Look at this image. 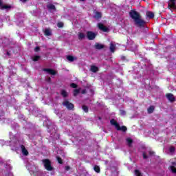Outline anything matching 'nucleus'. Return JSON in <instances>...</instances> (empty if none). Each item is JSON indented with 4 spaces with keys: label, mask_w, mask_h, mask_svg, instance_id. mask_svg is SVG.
Wrapping results in <instances>:
<instances>
[{
    "label": "nucleus",
    "mask_w": 176,
    "mask_h": 176,
    "mask_svg": "<svg viewBox=\"0 0 176 176\" xmlns=\"http://www.w3.org/2000/svg\"><path fill=\"white\" fill-rule=\"evenodd\" d=\"M47 8L48 9V10H56V6L50 3L47 5Z\"/></svg>",
    "instance_id": "nucleus-15"
},
{
    "label": "nucleus",
    "mask_w": 176,
    "mask_h": 176,
    "mask_svg": "<svg viewBox=\"0 0 176 176\" xmlns=\"http://www.w3.org/2000/svg\"><path fill=\"white\" fill-rule=\"evenodd\" d=\"M169 151H170V152H171V153L175 152V147L171 146V147L169 148Z\"/></svg>",
    "instance_id": "nucleus-33"
},
{
    "label": "nucleus",
    "mask_w": 176,
    "mask_h": 176,
    "mask_svg": "<svg viewBox=\"0 0 176 176\" xmlns=\"http://www.w3.org/2000/svg\"><path fill=\"white\" fill-rule=\"evenodd\" d=\"M60 95L62 96V97H63L64 98H67V97H68V93L67 92V91H65V89H62L60 91Z\"/></svg>",
    "instance_id": "nucleus-16"
},
{
    "label": "nucleus",
    "mask_w": 176,
    "mask_h": 176,
    "mask_svg": "<svg viewBox=\"0 0 176 176\" xmlns=\"http://www.w3.org/2000/svg\"><path fill=\"white\" fill-rule=\"evenodd\" d=\"M27 0H22V2L25 3Z\"/></svg>",
    "instance_id": "nucleus-44"
},
{
    "label": "nucleus",
    "mask_w": 176,
    "mask_h": 176,
    "mask_svg": "<svg viewBox=\"0 0 176 176\" xmlns=\"http://www.w3.org/2000/svg\"><path fill=\"white\" fill-rule=\"evenodd\" d=\"M41 50V47L39 46H37L34 48V52H38Z\"/></svg>",
    "instance_id": "nucleus-36"
},
{
    "label": "nucleus",
    "mask_w": 176,
    "mask_h": 176,
    "mask_svg": "<svg viewBox=\"0 0 176 176\" xmlns=\"http://www.w3.org/2000/svg\"><path fill=\"white\" fill-rule=\"evenodd\" d=\"M170 168L172 173H173V174H176V168L175 166H170Z\"/></svg>",
    "instance_id": "nucleus-29"
},
{
    "label": "nucleus",
    "mask_w": 176,
    "mask_h": 176,
    "mask_svg": "<svg viewBox=\"0 0 176 176\" xmlns=\"http://www.w3.org/2000/svg\"><path fill=\"white\" fill-rule=\"evenodd\" d=\"M99 120H101V117H99Z\"/></svg>",
    "instance_id": "nucleus-46"
},
{
    "label": "nucleus",
    "mask_w": 176,
    "mask_h": 176,
    "mask_svg": "<svg viewBox=\"0 0 176 176\" xmlns=\"http://www.w3.org/2000/svg\"><path fill=\"white\" fill-rule=\"evenodd\" d=\"M65 170L66 171H69V170H71V167L69 166H67L65 167Z\"/></svg>",
    "instance_id": "nucleus-39"
},
{
    "label": "nucleus",
    "mask_w": 176,
    "mask_h": 176,
    "mask_svg": "<svg viewBox=\"0 0 176 176\" xmlns=\"http://www.w3.org/2000/svg\"><path fill=\"white\" fill-rule=\"evenodd\" d=\"M142 156H143V159L144 160L148 159V155H146V153L145 152L142 153Z\"/></svg>",
    "instance_id": "nucleus-35"
},
{
    "label": "nucleus",
    "mask_w": 176,
    "mask_h": 176,
    "mask_svg": "<svg viewBox=\"0 0 176 176\" xmlns=\"http://www.w3.org/2000/svg\"><path fill=\"white\" fill-rule=\"evenodd\" d=\"M148 155H150V156H152V155H155V153H154V151H150L148 152Z\"/></svg>",
    "instance_id": "nucleus-40"
},
{
    "label": "nucleus",
    "mask_w": 176,
    "mask_h": 176,
    "mask_svg": "<svg viewBox=\"0 0 176 176\" xmlns=\"http://www.w3.org/2000/svg\"><path fill=\"white\" fill-rule=\"evenodd\" d=\"M98 28L100 31H102V32H108L109 31L108 27L104 25L102 23H98Z\"/></svg>",
    "instance_id": "nucleus-5"
},
{
    "label": "nucleus",
    "mask_w": 176,
    "mask_h": 176,
    "mask_svg": "<svg viewBox=\"0 0 176 176\" xmlns=\"http://www.w3.org/2000/svg\"><path fill=\"white\" fill-rule=\"evenodd\" d=\"M134 175L135 176H144V174L140 171L138 169H135L134 170Z\"/></svg>",
    "instance_id": "nucleus-19"
},
{
    "label": "nucleus",
    "mask_w": 176,
    "mask_h": 176,
    "mask_svg": "<svg viewBox=\"0 0 176 176\" xmlns=\"http://www.w3.org/2000/svg\"><path fill=\"white\" fill-rule=\"evenodd\" d=\"M44 167L47 171H53L54 168L52 166V161L49 159H44L42 160Z\"/></svg>",
    "instance_id": "nucleus-2"
},
{
    "label": "nucleus",
    "mask_w": 176,
    "mask_h": 176,
    "mask_svg": "<svg viewBox=\"0 0 176 176\" xmlns=\"http://www.w3.org/2000/svg\"><path fill=\"white\" fill-rule=\"evenodd\" d=\"M126 142H127L129 146H131V145L133 144V140L131 138H129L126 139Z\"/></svg>",
    "instance_id": "nucleus-27"
},
{
    "label": "nucleus",
    "mask_w": 176,
    "mask_h": 176,
    "mask_svg": "<svg viewBox=\"0 0 176 176\" xmlns=\"http://www.w3.org/2000/svg\"><path fill=\"white\" fill-rule=\"evenodd\" d=\"M166 97L170 102H174V101H175V98L173 94H166Z\"/></svg>",
    "instance_id": "nucleus-8"
},
{
    "label": "nucleus",
    "mask_w": 176,
    "mask_h": 176,
    "mask_svg": "<svg viewBox=\"0 0 176 176\" xmlns=\"http://www.w3.org/2000/svg\"><path fill=\"white\" fill-rule=\"evenodd\" d=\"M86 35H85V34H83L82 32H80L78 33V39H80V41H82V39H85Z\"/></svg>",
    "instance_id": "nucleus-22"
},
{
    "label": "nucleus",
    "mask_w": 176,
    "mask_h": 176,
    "mask_svg": "<svg viewBox=\"0 0 176 176\" xmlns=\"http://www.w3.org/2000/svg\"><path fill=\"white\" fill-rule=\"evenodd\" d=\"M56 159H57V162H58V163H59V164H63V159H61V157H56Z\"/></svg>",
    "instance_id": "nucleus-30"
},
{
    "label": "nucleus",
    "mask_w": 176,
    "mask_h": 176,
    "mask_svg": "<svg viewBox=\"0 0 176 176\" xmlns=\"http://www.w3.org/2000/svg\"><path fill=\"white\" fill-rule=\"evenodd\" d=\"M80 1H82V2H85V0H80Z\"/></svg>",
    "instance_id": "nucleus-45"
},
{
    "label": "nucleus",
    "mask_w": 176,
    "mask_h": 176,
    "mask_svg": "<svg viewBox=\"0 0 176 176\" xmlns=\"http://www.w3.org/2000/svg\"><path fill=\"white\" fill-rule=\"evenodd\" d=\"M79 93H80V89H76L74 90V97H76V96H78V94H79Z\"/></svg>",
    "instance_id": "nucleus-25"
},
{
    "label": "nucleus",
    "mask_w": 176,
    "mask_h": 176,
    "mask_svg": "<svg viewBox=\"0 0 176 176\" xmlns=\"http://www.w3.org/2000/svg\"><path fill=\"white\" fill-rule=\"evenodd\" d=\"M44 35H45V36H50V35H52V31H50V29H45L44 31Z\"/></svg>",
    "instance_id": "nucleus-18"
},
{
    "label": "nucleus",
    "mask_w": 176,
    "mask_h": 176,
    "mask_svg": "<svg viewBox=\"0 0 176 176\" xmlns=\"http://www.w3.org/2000/svg\"><path fill=\"white\" fill-rule=\"evenodd\" d=\"M129 16L133 20L135 25L140 27V28H144L145 27L146 22L142 19V16L140 12L135 11V10H131L129 12Z\"/></svg>",
    "instance_id": "nucleus-1"
},
{
    "label": "nucleus",
    "mask_w": 176,
    "mask_h": 176,
    "mask_svg": "<svg viewBox=\"0 0 176 176\" xmlns=\"http://www.w3.org/2000/svg\"><path fill=\"white\" fill-rule=\"evenodd\" d=\"M45 80H46V82H47L48 83H51V82H52V78L47 77Z\"/></svg>",
    "instance_id": "nucleus-37"
},
{
    "label": "nucleus",
    "mask_w": 176,
    "mask_h": 176,
    "mask_svg": "<svg viewBox=\"0 0 176 176\" xmlns=\"http://www.w3.org/2000/svg\"><path fill=\"white\" fill-rule=\"evenodd\" d=\"M110 123L112 126H115L116 129H118V127L119 126V123H118V122H116L115 119H111L110 120Z\"/></svg>",
    "instance_id": "nucleus-12"
},
{
    "label": "nucleus",
    "mask_w": 176,
    "mask_h": 176,
    "mask_svg": "<svg viewBox=\"0 0 176 176\" xmlns=\"http://www.w3.org/2000/svg\"><path fill=\"white\" fill-rule=\"evenodd\" d=\"M115 49H116V45L111 43L109 47L110 52H111V53H115Z\"/></svg>",
    "instance_id": "nucleus-14"
},
{
    "label": "nucleus",
    "mask_w": 176,
    "mask_h": 176,
    "mask_svg": "<svg viewBox=\"0 0 176 176\" xmlns=\"http://www.w3.org/2000/svg\"><path fill=\"white\" fill-rule=\"evenodd\" d=\"M7 55L10 56V53H9V52H7Z\"/></svg>",
    "instance_id": "nucleus-43"
},
{
    "label": "nucleus",
    "mask_w": 176,
    "mask_h": 176,
    "mask_svg": "<svg viewBox=\"0 0 176 176\" xmlns=\"http://www.w3.org/2000/svg\"><path fill=\"white\" fill-rule=\"evenodd\" d=\"M43 71H44V72H47L50 75H57V72L53 69L44 68L43 69Z\"/></svg>",
    "instance_id": "nucleus-6"
},
{
    "label": "nucleus",
    "mask_w": 176,
    "mask_h": 176,
    "mask_svg": "<svg viewBox=\"0 0 176 176\" xmlns=\"http://www.w3.org/2000/svg\"><path fill=\"white\" fill-rule=\"evenodd\" d=\"M67 60H68V61H70L71 63L75 61V58L73 56L69 55L67 56Z\"/></svg>",
    "instance_id": "nucleus-23"
},
{
    "label": "nucleus",
    "mask_w": 176,
    "mask_h": 176,
    "mask_svg": "<svg viewBox=\"0 0 176 176\" xmlns=\"http://www.w3.org/2000/svg\"><path fill=\"white\" fill-rule=\"evenodd\" d=\"M170 1V2L172 3L171 5H170V7L171 8H174V6H175V0H169Z\"/></svg>",
    "instance_id": "nucleus-32"
},
{
    "label": "nucleus",
    "mask_w": 176,
    "mask_h": 176,
    "mask_svg": "<svg viewBox=\"0 0 176 176\" xmlns=\"http://www.w3.org/2000/svg\"><path fill=\"white\" fill-rule=\"evenodd\" d=\"M120 115H122V116L126 115V111L124 110H120Z\"/></svg>",
    "instance_id": "nucleus-38"
},
{
    "label": "nucleus",
    "mask_w": 176,
    "mask_h": 176,
    "mask_svg": "<svg viewBox=\"0 0 176 176\" xmlns=\"http://www.w3.org/2000/svg\"><path fill=\"white\" fill-rule=\"evenodd\" d=\"M102 17V14L98 11H95V15L94 16V19L96 20H100Z\"/></svg>",
    "instance_id": "nucleus-10"
},
{
    "label": "nucleus",
    "mask_w": 176,
    "mask_h": 176,
    "mask_svg": "<svg viewBox=\"0 0 176 176\" xmlns=\"http://www.w3.org/2000/svg\"><path fill=\"white\" fill-rule=\"evenodd\" d=\"M41 59V56H34L32 58L33 61L36 62V61H39V60Z\"/></svg>",
    "instance_id": "nucleus-28"
},
{
    "label": "nucleus",
    "mask_w": 176,
    "mask_h": 176,
    "mask_svg": "<svg viewBox=\"0 0 176 176\" xmlns=\"http://www.w3.org/2000/svg\"><path fill=\"white\" fill-rule=\"evenodd\" d=\"M85 93H86V90H82V94H85Z\"/></svg>",
    "instance_id": "nucleus-41"
},
{
    "label": "nucleus",
    "mask_w": 176,
    "mask_h": 176,
    "mask_svg": "<svg viewBox=\"0 0 176 176\" xmlns=\"http://www.w3.org/2000/svg\"><path fill=\"white\" fill-rule=\"evenodd\" d=\"M146 16L148 19H153L155 17V14L151 11L146 12Z\"/></svg>",
    "instance_id": "nucleus-17"
},
{
    "label": "nucleus",
    "mask_w": 176,
    "mask_h": 176,
    "mask_svg": "<svg viewBox=\"0 0 176 176\" xmlns=\"http://www.w3.org/2000/svg\"><path fill=\"white\" fill-rule=\"evenodd\" d=\"M82 109L86 113H89V107L87 106L82 105Z\"/></svg>",
    "instance_id": "nucleus-26"
},
{
    "label": "nucleus",
    "mask_w": 176,
    "mask_h": 176,
    "mask_svg": "<svg viewBox=\"0 0 176 176\" xmlns=\"http://www.w3.org/2000/svg\"><path fill=\"white\" fill-rule=\"evenodd\" d=\"M96 36H97L96 33L91 31L87 32V38L89 39V41H94V39H96Z\"/></svg>",
    "instance_id": "nucleus-4"
},
{
    "label": "nucleus",
    "mask_w": 176,
    "mask_h": 176,
    "mask_svg": "<svg viewBox=\"0 0 176 176\" xmlns=\"http://www.w3.org/2000/svg\"><path fill=\"white\" fill-rule=\"evenodd\" d=\"M70 87H72V89H76V87H78V85L72 82V84H70Z\"/></svg>",
    "instance_id": "nucleus-31"
},
{
    "label": "nucleus",
    "mask_w": 176,
    "mask_h": 176,
    "mask_svg": "<svg viewBox=\"0 0 176 176\" xmlns=\"http://www.w3.org/2000/svg\"><path fill=\"white\" fill-rule=\"evenodd\" d=\"M58 28H63V27H64V23H58Z\"/></svg>",
    "instance_id": "nucleus-34"
},
{
    "label": "nucleus",
    "mask_w": 176,
    "mask_h": 176,
    "mask_svg": "<svg viewBox=\"0 0 176 176\" xmlns=\"http://www.w3.org/2000/svg\"><path fill=\"white\" fill-rule=\"evenodd\" d=\"M0 9L3 10L5 9H12V6L3 5V3L0 0Z\"/></svg>",
    "instance_id": "nucleus-9"
},
{
    "label": "nucleus",
    "mask_w": 176,
    "mask_h": 176,
    "mask_svg": "<svg viewBox=\"0 0 176 176\" xmlns=\"http://www.w3.org/2000/svg\"><path fill=\"white\" fill-rule=\"evenodd\" d=\"M91 72H94V73L98 72V68L96 66L93 65L91 67Z\"/></svg>",
    "instance_id": "nucleus-24"
},
{
    "label": "nucleus",
    "mask_w": 176,
    "mask_h": 176,
    "mask_svg": "<svg viewBox=\"0 0 176 176\" xmlns=\"http://www.w3.org/2000/svg\"><path fill=\"white\" fill-rule=\"evenodd\" d=\"M62 104L64 107H66L68 111H74L75 108V105L68 100L63 102Z\"/></svg>",
    "instance_id": "nucleus-3"
},
{
    "label": "nucleus",
    "mask_w": 176,
    "mask_h": 176,
    "mask_svg": "<svg viewBox=\"0 0 176 176\" xmlns=\"http://www.w3.org/2000/svg\"><path fill=\"white\" fill-rule=\"evenodd\" d=\"M20 148L21 149L22 155H23V156H28L29 155L28 150L25 148V146H24L23 144H21L20 146Z\"/></svg>",
    "instance_id": "nucleus-7"
},
{
    "label": "nucleus",
    "mask_w": 176,
    "mask_h": 176,
    "mask_svg": "<svg viewBox=\"0 0 176 176\" xmlns=\"http://www.w3.org/2000/svg\"><path fill=\"white\" fill-rule=\"evenodd\" d=\"M116 130H118V131H123L124 133L127 131V127H126V126H120V125H118Z\"/></svg>",
    "instance_id": "nucleus-11"
},
{
    "label": "nucleus",
    "mask_w": 176,
    "mask_h": 176,
    "mask_svg": "<svg viewBox=\"0 0 176 176\" xmlns=\"http://www.w3.org/2000/svg\"><path fill=\"white\" fill-rule=\"evenodd\" d=\"M173 166H176V163L175 162H172Z\"/></svg>",
    "instance_id": "nucleus-42"
},
{
    "label": "nucleus",
    "mask_w": 176,
    "mask_h": 176,
    "mask_svg": "<svg viewBox=\"0 0 176 176\" xmlns=\"http://www.w3.org/2000/svg\"><path fill=\"white\" fill-rule=\"evenodd\" d=\"M94 170L96 173H100L101 172V169L100 168V166L98 165L94 166Z\"/></svg>",
    "instance_id": "nucleus-21"
},
{
    "label": "nucleus",
    "mask_w": 176,
    "mask_h": 176,
    "mask_svg": "<svg viewBox=\"0 0 176 176\" xmlns=\"http://www.w3.org/2000/svg\"><path fill=\"white\" fill-rule=\"evenodd\" d=\"M155 111V107L150 106L149 108L147 109L148 113H153V111Z\"/></svg>",
    "instance_id": "nucleus-20"
},
{
    "label": "nucleus",
    "mask_w": 176,
    "mask_h": 176,
    "mask_svg": "<svg viewBox=\"0 0 176 176\" xmlns=\"http://www.w3.org/2000/svg\"><path fill=\"white\" fill-rule=\"evenodd\" d=\"M104 47H105V46L104 45L100 44V43H96L95 45V48L97 50H101V49H104Z\"/></svg>",
    "instance_id": "nucleus-13"
}]
</instances>
